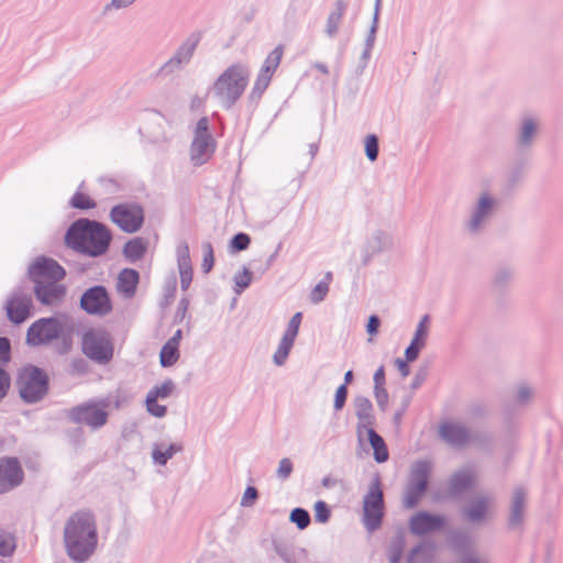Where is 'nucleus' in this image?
Returning a JSON list of instances; mask_svg holds the SVG:
<instances>
[{
    "label": "nucleus",
    "instance_id": "4be33fe9",
    "mask_svg": "<svg viewBox=\"0 0 563 563\" xmlns=\"http://www.w3.org/2000/svg\"><path fill=\"white\" fill-rule=\"evenodd\" d=\"M33 291L43 306H59L66 297L67 288L58 282H36Z\"/></svg>",
    "mask_w": 563,
    "mask_h": 563
},
{
    "label": "nucleus",
    "instance_id": "8fccbe9b",
    "mask_svg": "<svg viewBox=\"0 0 563 563\" xmlns=\"http://www.w3.org/2000/svg\"><path fill=\"white\" fill-rule=\"evenodd\" d=\"M301 321H302V313L296 312L289 320V322L287 324V329L283 335L286 338H289L291 340H295L296 336L298 335Z\"/></svg>",
    "mask_w": 563,
    "mask_h": 563
},
{
    "label": "nucleus",
    "instance_id": "7c9ffc66",
    "mask_svg": "<svg viewBox=\"0 0 563 563\" xmlns=\"http://www.w3.org/2000/svg\"><path fill=\"white\" fill-rule=\"evenodd\" d=\"M347 9V2L344 0H336L334 2V9L329 13L325 23V34L329 37H334L339 31L341 20Z\"/></svg>",
    "mask_w": 563,
    "mask_h": 563
},
{
    "label": "nucleus",
    "instance_id": "6e6d98bb",
    "mask_svg": "<svg viewBox=\"0 0 563 563\" xmlns=\"http://www.w3.org/2000/svg\"><path fill=\"white\" fill-rule=\"evenodd\" d=\"M292 471H294L292 462L290 461V459L284 457L279 461V464H278V467L276 471V476L282 481H286L287 478L290 477Z\"/></svg>",
    "mask_w": 563,
    "mask_h": 563
},
{
    "label": "nucleus",
    "instance_id": "58836bf2",
    "mask_svg": "<svg viewBox=\"0 0 563 563\" xmlns=\"http://www.w3.org/2000/svg\"><path fill=\"white\" fill-rule=\"evenodd\" d=\"M180 357L179 347L165 343L159 352V363L162 367L173 366Z\"/></svg>",
    "mask_w": 563,
    "mask_h": 563
},
{
    "label": "nucleus",
    "instance_id": "5fc2aeb1",
    "mask_svg": "<svg viewBox=\"0 0 563 563\" xmlns=\"http://www.w3.org/2000/svg\"><path fill=\"white\" fill-rule=\"evenodd\" d=\"M328 291L329 287L327 286L325 282H319L310 292V301L314 305L320 303L324 300Z\"/></svg>",
    "mask_w": 563,
    "mask_h": 563
},
{
    "label": "nucleus",
    "instance_id": "3c124183",
    "mask_svg": "<svg viewBox=\"0 0 563 563\" xmlns=\"http://www.w3.org/2000/svg\"><path fill=\"white\" fill-rule=\"evenodd\" d=\"M203 250V260L201 264V268L203 273H209L213 265H214V255H213V247L210 242H206L202 244Z\"/></svg>",
    "mask_w": 563,
    "mask_h": 563
},
{
    "label": "nucleus",
    "instance_id": "de8ad7c7",
    "mask_svg": "<svg viewBox=\"0 0 563 563\" xmlns=\"http://www.w3.org/2000/svg\"><path fill=\"white\" fill-rule=\"evenodd\" d=\"M379 154V140L377 135L369 134L365 139V155L369 162H375Z\"/></svg>",
    "mask_w": 563,
    "mask_h": 563
},
{
    "label": "nucleus",
    "instance_id": "9d476101",
    "mask_svg": "<svg viewBox=\"0 0 563 563\" xmlns=\"http://www.w3.org/2000/svg\"><path fill=\"white\" fill-rule=\"evenodd\" d=\"M498 200L488 192H482L473 206L470 219L465 222V231L472 235H479L493 218Z\"/></svg>",
    "mask_w": 563,
    "mask_h": 563
},
{
    "label": "nucleus",
    "instance_id": "72a5a7b5",
    "mask_svg": "<svg viewBox=\"0 0 563 563\" xmlns=\"http://www.w3.org/2000/svg\"><path fill=\"white\" fill-rule=\"evenodd\" d=\"M146 251L147 244L142 238H134L123 246V255L131 263L142 260Z\"/></svg>",
    "mask_w": 563,
    "mask_h": 563
},
{
    "label": "nucleus",
    "instance_id": "37998d69",
    "mask_svg": "<svg viewBox=\"0 0 563 563\" xmlns=\"http://www.w3.org/2000/svg\"><path fill=\"white\" fill-rule=\"evenodd\" d=\"M175 389V383L168 378L162 385H155L146 395V397L154 399H166Z\"/></svg>",
    "mask_w": 563,
    "mask_h": 563
},
{
    "label": "nucleus",
    "instance_id": "ddd939ff",
    "mask_svg": "<svg viewBox=\"0 0 563 563\" xmlns=\"http://www.w3.org/2000/svg\"><path fill=\"white\" fill-rule=\"evenodd\" d=\"M201 38V31L191 32L176 48L172 57L163 64L158 73L168 76L184 69L190 63Z\"/></svg>",
    "mask_w": 563,
    "mask_h": 563
},
{
    "label": "nucleus",
    "instance_id": "338daca9",
    "mask_svg": "<svg viewBox=\"0 0 563 563\" xmlns=\"http://www.w3.org/2000/svg\"><path fill=\"white\" fill-rule=\"evenodd\" d=\"M422 545L418 544L411 549L406 563H428L427 558L420 556Z\"/></svg>",
    "mask_w": 563,
    "mask_h": 563
},
{
    "label": "nucleus",
    "instance_id": "a18cd8bd",
    "mask_svg": "<svg viewBox=\"0 0 563 563\" xmlns=\"http://www.w3.org/2000/svg\"><path fill=\"white\" fill-rule=\"evenodd\" d=\"M15 549L14 538L0 526V556H11Z\"/></svg>",
    "mask_w": 563,
    "mask_h": 563
},
{
    "label": "nucleus",
    "instance_id": "052dcab7",
    "mask_svg": "<svg viewBox=\"0 0 563 563\" xmlns=\"http://www.w3.org/2000/svg\"><path fill=\"white\" fill-rule=\"evenodd\" d=\"M11 360V343L5 336H0V363L7 364Z\"/></svg>",
    "mask_w": 563,
    "mask_h": 563
},
{
    "label": "nucleus",
    "instance_id": "69168bd1",
    "mask_svg": "<svg viewBox=\"0 0 563 563\" xmlns=\"http://www.w3.org/2000/svg\"><path fill=\"white\" fill-rule=\"evenodd\" d=\"M10 382L11 380L8 372L3 368H0V400L7 396L10 388Z\"/></svg>",
    "mask_w": 563,
    "mask_h": 563
},
{
    "label": "nucleus",
    "instance_id": "ea45409f",
    "mask_svg": "<svg viewBox=\"0 0 563 563\" xmlns=\"http://www.w3.org/2000/svg\"><path fill=\"white\" fill-rule=\"evenodd\" d=\"M294 343H295V340H291V339L283 335V338L278 344V347L273 355V361L277 366H282L285 364Z\"/></svg>",
    "mask_w": 563,
    "mask_h": 563
},
{
    "label": "nucleus",
    "instance_id": "774afa93",
    "mask_svg": "<svg viewBox=\"0 0 563 563\" xmlns=\"http://www.w3.org/2000/svg\"><path fill=\"white\" fill-rule=\"evenodd\" d=\"M374 395L377 401L378 407L385 411L388 404V393L385 387H380L378 389H374Z\"/></svg>",
    "mask_w": 563,
    "mask_h": 563
},
{
    "label": "nucleus",
    "instance_id": "e2e57ef3",
    "mask_svg": "<svg viewBox=\"0 0 563 563\" xmlns=\"http://www.w3.org/2000/svg\"><path fill=\"white\" fill-rule=\"evenodd\" d=\"M378 21H379V19H376L375 15H373L372 24H371V27L366 35L364 47L373 49L374 43L376 40L377 29H378Z\"/></svg>",
    "mask_w": 563,
    "mask_h": 563
},
{
    "label": "nucleus",
    "instance_id": "79ce46f5",
    "mask_svg": "<svg viewBox=\"0 0 563 563\" xmlns=\"http://www.w3.org/2000/svg\"><path fill=\"white\" fill-rule=\"evenodd\" d=\"M272 80V76H268L264 73H258L257 78L254 82L253 89L250 93V100L251 101H258L262 98V95L269 86V82Z\"/></svg>",
    "mask_w": 563,
    "mask_h": 563
},
{
    "label": "nucleus",
    "instance_id": "7ed1b4c3",
    "mask_svg": "<svg viewBox=\"0 0 563 563\" xmlns=\"http://www.w3.org/2000/svg\"><path fill=\"white\" fill-rule=\"evenodd\" d=\"M249 77V67L234 63L214 80L211 91L223 109L230 110L240 100L247 87Z\"/></svg>",
    "mask_w": 563,
    "mask_h": 563
},
{
    "label": "nucleus",
    "instance_id": "4468645a",
    "mask_svg": "<svg viewBox=\"0 0 563 563\" xmlns=\"http://www.w3.org/2000/svg\"><path fill=\"white\" fill-rule=\"evenodd\" d=\"M201 38V31L191 32L176 48L172 57L163 64L158 73L168 76L184 69L190 63Z\"/></svg>",
    "mask_w": 563,
    "mask_h": 563
},
{
    "label": "nucleus",
    "instance_id": "423d86ee",
    "mask_svg": "<svg viewBox=\"0 0 563 563\" xmlns=\"http://www.w3.org/2000/svg\"><path fill=\"white\" fill-rule=\"evenodd\" d=\"M110 401L106 398L88 400L70 408L67 419L75 424H85L91 430L101 429L109 419L108 407Z\"/></svg>",
    "mask_w": 563,
    "mask_h": 563
},
{
    "label": "nucleus",
    "instance_id": "c9c22d12",
    "mask_svg": "<svg viewBox=\"0 0 563 563\" xmlns=\"http://www.w3.org/2000/svg\"><path fill=\"white\" fill-rule=\"evenodd\" d=\"M183 450V446L172 443L166 450H162L158 444H155L152 451L153 461L158 465H166L167 462L177 453Z\"/></svg>",
    "mask_w": 563,
    "mask_h": 563
},
{
    "label": "nucleus",
    "instance_id": "c85d7f7f",
    "mask_svg": "<svg viewBox=\"0 0 563 563\" xmlns=\"http://www.w3.org/2000/svg\"><path fill=\"white\" fill-rule=\"evenodd\" d=\"M538 134V123L534 119L523 118L518 129L516 146L519 151H528L532 147Z\"/></svg>",
    "mask_w": 563,
    "mask_h": 563
},
{
    "label": "nucleus",
    "instance_id": "f8f14e48",
    "mask_svg": "<svg viewBox=\"0 0 563 563\" xmlns=\"http://www.w3.org/2000/svg\"><path fill=\"white\" fill-rule=\"evenodd\" d=\"M201 38V31L191 32L176 48L172 57L163 64L158 73L168 76L184 69L190 63Z\"/></svg>",
    "mask_w": 563,
    "mask_h": 563
},
{
    "label": "nucleus",
    "instance_id": "9b49d317",
    "mask_svg": "<svg viewBox=\"0 0 563 563\" xmlns=\"http://www.w3.org/2000/svg\"><path fill=\"white\" fill-rule=\"evenodd\" d=\"M63 331V323L57 317L40 318L29 327L25 342L29 346L48 345L59 339Z\"/></svg>",
    "mask_w": 563,
    "mask_h": 563
},
{
    "label": "nucleus",
    "instance_id": "864d4df0",
    "mask_svg": "<svg viewBox=\"0 0 563 563\" xmlns=\"http://www.w3.org/2000/svg\"><path fill=\"white\" fill-rule=\"evenodd\" d=\"M146 409L147 411L156 417V418H163L167 413V407L164 405H159L157 402V399L146 397L145 398Z\"/></svg>",
    "mask_w": 563,
    "mask_h": 563
},
{
    "label": "nucleus",
    "instance_id": "0eeeda50",
    "mask_svg": "<svg viewBox=\"0 0 563 563\" xmlns=\"http://www.w3.org/2000/svg\"><path fill=\"white\" fill-rule=\"evenodd\" d=\"M385 501L382 483L376 475L368 486V490L363 499V523L368 532H374L380 528L384 518Z\"/></svg>",
    "mask_w": 563,
    "mask_h": 563
},
{
    "label": "nucleus",
    "instance_id": "f257e3e1",
    "mask_svg": "<svg viewBox=\"0 0 563 563\" xmlns=\"http://www.w3.org/2000/svg\"><path fill=\"white\" fill-rule=\"evenodd\" d=\"M112 239V232L104 223L79 218L67 228L64 243L78 254L97 258L109 252Z\"/></svg>",
    "mask_w": 563,
    "mask_h": 563
},
{
    "label": "nucleus",
    "instance_id": "13d9d810",
    "mask_svg": "<svg viewBox=\"0 0 563 563\" xmlns=\"http://www.w3.org/2000/svg\"><path fill=\"white\" fill-rule=\"evenodd\" d=\"M90 371L88 361L84 357H76L70 363L71 374L86 375Z\"/></svg>",
    "mask_w": 563,
    "mask_h": 563
},
{
    "label": "nucleus",
    "instance_id": "412c9836",
    "mask_svg": "<svg viewBox=\"0 0 563 563\" xmlns=\"http://www.w3.org/2000/svg\"><path fill=\"white\" fill-rule=\"evenodd\" d=\"M393 245L390 233L380 229L373 231L362 249V265L367 266L375 255L391 250Z\"/></svg>",
    "mask_w": 563,
    "mask_h": 563
},
{
    "label": "nucleus",
    "instance_id": "a211bd4d",
    "mask_svg": "<svg viewBox=\"0 0 563 563\" xmlns=\"http://www.w3.org/2000/svg\"><path fill=\"white\" fill-rule=\"evenodd\" d=\"M24 481V471L15 456L0 457V495L19 487Z\"/></svg>",
    "mask_w": 563,
    "mask_h": 563
},
{
    "label": "nucleus",
    "instance_id": "a878e982",
    "mask_svg": "<svg viewBox=\"0 0 563 563\" xmlns=\"http://www.w3.org/2000/svg\"><path fill=\"white\" fill-rule=\"evenodd\" d=\"M488 507L489 499L486 496H477L462 508L461 514L467 522L481 525L487 519Z\"/></svg>",
    "mask_w": 563,
    "mask_h": 563
},
{
    "label": "nucleus",
    "instance_id": "c756f323",
    "mask_svg": "<svg viewBox=\"0 0 563 563\" xmlns=\"http://www.w3.org/2000/svg\"><path fill=\"white\" fill-rule=\"evenodd\" d=\"M140 282V274L133 268H123L118 277V289L125 297L130 298L135 295Z\"/></svg>",
    "mask_w": 563,
    "mask_h": 563
},
{
    "label": "nucleus",
    "instance_id": "6e6552de",
    "mask_svg": "<svg viewBox=\"0 0 563 563\" xmlns=\"http://www.w3.org/2000/svg\"><path fill=\"white\" fill-rule=\"evenodd\" d=\"M113 350L109 333L102 329H89L81 336L82 353L97 364H108L113 357Z\"/></svg>",
    "mask_w": 563,
    "mask_h": 563
},
{
    "label": "nucleus",
    "instance_id": "f704fd0d",
    "mask_svg": "<svg viewBox=\"0 0 563 563\" xmlns=\"http://www.w3.org/2000/svg\"><path fill=\"white\" fill-rule=\"evenodd\" d=\"M405 544L406 539L404 532H396L395 536L390 539L387 548L389 563H400Z\"/></svg>",
    "mask_w": 563,
    "mask_h": 563
},
{
    "label": "nucleus",
    "instance_id": "e433bc0d",
    "mask_svg": "<svg viewBox=\"0 0 563 563\" xmlns=\"http://www.w3.org/2000/svg\"><path fill=\"white\" fill-rule=\"evenodd\" d=\"M283 54L284 46L279 44L268 54L260 71L273 77L280 64Z\"/></svg>",
    "mask_w": 563,
    "mask_h": 563
},
{
    "label": "nucleus",
    "instance_id": "4c0bfd02",
    "mask_svg": "<svg viewBox=\"0 0 563 563\" xmlns=\"http://www.w3.org/2000/svg\"><path fill=\"white\" fill-rule=\"evenodd\" d=\"M514 272L510 267L500 266L493 276V287L497 291L504 290L512 280Z\"/></svg>",
    "mask_w": 563,
    "mask_h": 563
},
{
    "label": "nucleus",
    "instance_id": "6ab92c4d",
    "mask_svg": "<svg viewBox=\"0 0 563 563\" xmlns=\"http://www.w3.org/2000/svg\"><path fill=\"white\" fill-rule=\"evenodd\" d=\"M33 308L32 295L21 288L13 290L7 300L5 310L8 319L14 324L23 323Z\"/></svg>",
    "mask_w": 563,
    "mask_h": 563
},
{
    "label": "nucleus",
    "instance_id": "f03ea898",
    "mask_svg": "<svg viewBox=\"0 0 563 563\" xmlns=\"http://www.w3.org/2000/svg\"><path fill=\"white\" fill-rule=\"evenodd\" d=\"M64 542L73 561L86 562L93 554L98 542L95 516L90 511L71 515L64 528Z\"/></svg>",
    "mask_w": 563,
    "mask_h": 563
},
{
    "label": "nucleus",
    "instance_id": "cd10ccee",
    "mask_svg": "<svg viewBox=\"0 0 563 563\" xmlns=\"http://www.w3.org/2000/svg\"><path fill=\"white\" fill-rule=\"evenodd\" d=\"M355 415L358 419L357 422V434L361 439L363 430L371 428L375 423V417L373 415V404L365 396H356L354 398Z\"/></svg>",
    "mask_w": 563,
    "mask_h": 563
},
{
    "label": "nucleus",
    "instance_id": "5701e85b",
    "mask_svg": "<svg viewBox=\"0 0 563 563\" xmlns=\"http://www.w3.org/2000/svg\"><path fill=\"white\" fill-rule=\"evenodd\" d=\"M439 435L443 441L454 448H463L471 440L468 429L461 423L453 422L442 423L439 428Z\"/></svg>",
    "mask_w": 563,
    "mask_h": 563
},
{
    "label": "nucleus",
    "instance_id": "1a4fd4ad",
    "mask_svg": "<svg viewBox=\"0 0 563 563\" xmlns=\"http://www.w3.org/2000/svg\"><path fill=\"white\" fill-rule=\"evenodd\" d=\"M217 141L210 132L209 119L202 117L198 120L194 130V139L190 144V162L194 166L206 164L214 154Z\"/></svg>",
    "mask_w": 563,
    "mask_h": 563
},
{
    "label": "nucleus",
    "instance_id": "f3484780",
    "mask_svg": "<svg viewBox=\"0 0 563 563\" xmlns=\"http://www.w3.org/2000/svg\"><path fill=\"white\" fill-rule=\"evenodd\" d=\"M27 274L33 283L60 282L66 276L65 268L49 257H37L29 267Z\"/></svg>",
    "mask_w": 563,
    "mask_h": 563
},
{
    "label": "nucleus",
    "instance_id": "39448f33",
    "mask_svg": "<svg viewBox=\"0 0 563 563\" xmlns=\"http://www.w3.org/2000/svg\"><path fill=\"white\" fill-rule=\"evenodd\" d=\"M432 463L428 460H418L410 466L405 487L402 505L407 509L418 506L429 488Z\"/></svg>",
    "mask_w": 563,
    "mask_h": 563
},
{
    "label": "nucleus",
    "instance_id": "09e8293b",
    "mask_svg": "<svg viewBox=\"0 0 563 563\" xmlns=\"http://www.w3.org/2000/svg\"><path fill=\"white\" fill-rule=\"evenodd\" d=\"M251 244V238L249 234L239 232L233 235V238L230 241V249L233 252H241L246 250Z\"/></svg>",
    "mask_w": 563,
    "mask_h": 563
},
{
    "label": "nucleus",
    "instance_id": "49530a36",
    "mask_svg": "<svg viewBox=\"0 0 563 563\" xmlns=\"http://www.w3.org/2000/svg\"><path fill=\"white\" fill-rule=\"evenodd\" d=\"M252 276L253 273L246 267H243L241 272L234 275L233 280L235 284V292L238 295H240L244 289H246L251 285Z\"/></svg>",
    "mask_w": 563,
    "mask_h": 563
},
{
    "label": "nucleus",
    "instance_id": "b1692460",
    "mask_svg": "<svg viewBox=\"0 0 563 563\" xmlns=\"http://www.w3.org/2000/svg\"><path fill=\"white\" fill-rule=\"evenodd\" d=\"M475 483V476L472 470L463 468L454 472L448 482V496L457 498L470 490Z\"/></svg>",
    "mask_w": 563,
    "mask_h": 563
},
{
    "label": "nucleus",
    "instance_id": "aec40b11",
    "mask_svg": "<svg viewBox=\"0 0 563 563\" xmlns=\"http://www.w3.org/2000/svg\"><path fill=\"white\" fill-rule=\"evenodd\" d=\"M446 525V518L443 515L431 514L428 511H418L409 520V530L415 536H424L428 533L441 531Z\"/></svg>",
    "mask_w": 563,
    "mask_h": 563
},
{
    "label": "nucleus",
    "instance_id": "0e129e2a",
    "mask_svg": "<svg viewBox=\"0 0 563 563\" xmlns=\"http://www.w3.org/2000/svg\"><path fill=\"white\" fill-rule=\"evenodd\" d=\"M136 0H111L103 7V13H108L112 10L125 9L132 5Z\"/></svg>",
    "mask_w": 563,
    "mask_h": 563
},
{
    "label": "nucleus",
    "instance_id": "393cba45",
    "mask_svg": "<svg viewBox=\"0 0 563 563\" xmlns=\"http://www.w3.org/2000/svg\"><path fill=\"white\" fill-rule=\"evenodd\" d=\"M527 494L522 487H516L512 497L508 515V528L510 530H518L522 528L525 520V505Z\"/></svg>",
    "mask_w": 563,
    "mask_h": 563
},
{
    "label": "nucleus",
    "instance_id": "a19ab883",
    "mask_svg": "<svg viewBox=\"0 0 563 563\" xmlns=\"http://www.w3.org/2000/svg\"><path fill=\"white\" fill-rule=\"evenodd\" d=\"M69 206L78 210H90L96 208L97 203L88 195L78 190L70 198Z\"/></svg>",
    "mask_w": 563,
    "mask_h": 563
},
{
    "label": "nucleus",
    "instance_id": "680f3d73",
    "mask_svg": "<svg viewBox=\"0 0 563 563\" xmlns=\"http://www.w3.org/2000/svg\"><path fill=\"white\" fill-rule=\"evenodd\" d=\"M258 498V490L254 486H247L241 499V506H252Z\"/></svg>",
    "mask_w": 563,
    "mask_h": 563
},
{
    "label": "nucleus",
    "instance_id": "dca6fc26",
    "mask_svg": "<svg viewBox=\"0 0 563 563\" xmlns=\"http://www.w3.org/2000/svg\"><path fill=\"white\" fill-rule=\"evenodd\" d=\"M110 219L123 232L135 233L144 223V210L137 203H119L110 210Z\"/></svg>",
    "mask_w": 563,
    "mask_h": 563
},
{
    "label": "nucleus",
    "instance_id": "c03bdc74",
    "mask_svg": "<svg viewBox=\"0 0 563 563\" xmlns=\"http://www.w3.org/2000/svg\"><path fill=\"white\" fill-rule=\"evenodd\" d=\"M289 520L295 523L299 530H305L311 522L310 514L301 507H296L290 511Z\"/></svg>",
    "mask_w": 563,
    "mask_h": 563
},
{
    "label": "nucleus",
    "instance_id": "473e14b6",
    "mask_svg": "<svg viewBox=\"0 0 563 563\" xmlns=\"http://www.w3.org/2000/svg\"><path fill=\"white\" fill-rule=\"evenodd\" d=\"M368 442L374 451V460L377 463H384L388 460L389 453L384 439L374 430L373 427L365 429Z\"/></svg>",
    "mask_w": 563,
    "mask_h": 563
},
{
    "label": "nucleus",
    "instance_id": "2eb2a0df",
    "mask_svg": "<svg viewBox=\"0 0 563 563\" xmlns=\"http://www.w3.org/2000/svg\"><path fill=\"white\" fill-rule=\"evenodd\" d=\"M79 308L89 316L104 317L112 309V300L106 286L93 285L80 296Z\"/></svg>",
    "mask_w": 563,
    "mask_h": 563
},
{
    "label": "nucleus",
    "instance_id": "603ef678",
    "mask_svg": "<svg viewBox=\"0 0 563 563\" xmlns=\"http://www.w3.org/2000/svg\"><path fill=\"white\" fill-rule=\"evenodd\" d=\"M331 517V509L328 504L323 500H318L314 504V518L316 521L325 523Z\"/></svg>",
    "mask_w": 563,
    "mask_h": 563
},
{
    "label": "nucleus",
    "instance_id": "bf43d9fd",
    "mask_svg": "<svg viewBox=\"0 0 563 563\" xmlns=\"http://www.w3.org/2000/svg\"><path fill=\"white\" fill-rule=\"evenodd\" d=\"M349 390L345 385H340L334 395V404L333 407L336 411H340L345 406L346 399H347Z\"/></svg>",
    "mask_w": 563,
    "mask_h": 563
},
{
    "label": "nucleus",
    "instance_id": "20e7f679",
    "mask_svg": "<svg viewBox=\"0 0 563 563\" xmlns=\"http://www.w3.org/2000/svg\"><path fill=\"white\" fill-rule=\"evenodd\" d=\"M16 386L25 404H36L47 395L49 378L43 368L29 364L20 369Z\"/></svg>",
    "mask_w": 563,
    "mask_h": 563
},
{
    "label": "nucleus",
    "instance_id": "bb28decb",
    "mask_svg": "<svg viewBox=\"0 0 563 563\" xmlns=\"http://www.w3.org/2000/svg\"><path fill=\"white\" fill-rule=\"evenodd\" d=\"M429 314H424L419 321L410 344L405 350V357L408 361H416L424 347L429 332Z\"/></svg>",
    "mask_w": 563,
    "mask_h": 563
},
{
    "label": "nucleus",
    "instance_id": "2f4dec72",
    "mask_svg": "<svg viewBox=\"0 0 563 563\" xmlns=\"http://www.w3.org/2000/svg\"><path fill=\"white\" fill-rule=\"evenodd\" d=\"M448 543L456 554L462 556V559L467 556L472 550V540L464 531L454 530L450 532Z\"/></svg>",
    "mask_w": 563,
    "mask_h": 563
},
{
    "label": "nucleus",
    "instance_id": "4d7b16f0",
    "mask_svg": "<svg viewBox=\"0 0 563 563\" xmlns=\"http://www.w3.org/2000/svg\"><path fill=\"white\" fill-rule=\"evenodd\" d=\"M428 376H429V365L423 364L416 372V374L412 378L410 388L412 390L418 389L427 380Z\"/></svg>",
    "mask_w": 563,
    "mask_h": 563
}]
</instances>
